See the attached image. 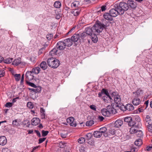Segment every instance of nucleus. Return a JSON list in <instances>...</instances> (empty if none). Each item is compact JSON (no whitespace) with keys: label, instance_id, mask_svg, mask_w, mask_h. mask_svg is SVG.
Wrapping results in <instances>:
<instances>
[{"label":"nucleus","instance_id":"54","mask_svg":"<svg viewBox=\"0 0 152 152\" xmlns=\"http://www.w3.org/2000/svg\"><path fill=\"white\" fill-rule=\"evenodd\" d=\"M87 143L91 145H93L94 144V142L92 140L90 139L87 141Z\"/></svg>","mask_w":152,"mask_h":152},{"label":"nucleus","instance_id":"16","mask_svg":"<svg viewBox=\"0 0 152 152\" xmlns=\"http://www.w3.org/2000/svg\"><path fill=\"white\" fill-rule=\"evenodd\" d=\"M104 18L106 20L112 21L113 18L110 13L107 12L105 13L103 15Z\"/></svg>","mask_w":152,"mask_h":152},{"label":"nucleus","instance_id":"48","mask_svg":"<svg viewBox=\"0 0 152 152\" xmlns=\"http://www.w3.org/2000/svg\"><path fill=\"white\" fill-rule=\"evenodd\" d=\"M128 125L130 126L133 127V126H134L135 125H137L136 124V123L135 122H133L132 120V121H130L128 123Z\"/></svg>","mask_w":152,"mask_h":152},{"label":"nucleus","instance_id":"60","mask_svg":"<svg viewBox=\"0 0 152 152\" xmlns=\"http://www.w3.org/2000/svg\"><path fill=\"white\" fill-rule=\"evenodd\" d=\"M150 117L149 115H147L146 116V117L145 119V120L146 121V122L147 123H148V122L150 120Z\"/></svg>","mask_w":152,"mask_h":152},{"label":"nucleus","instance_id":"4","mask_svg":"<svg viewBox=\"0 0 152 152\" xmlns=\"http://www.w3.org/2000/svg\"><path fill=\"white\" fill-rule=\"evenodd\" d=\"M105 25L99 21H97L93 26V29L94 32L99 33L101 32L105 27Z\"/></svg>","mask_w":152,"mask_h":152},{"label":"nucleus","instance_id":"53","mask_svg":"<svg viewBox=\"0 0 152 152\" xmlns=\"http://www.w3.org/2000/svg\"><path fill=\"white\" fill-rule=\"evenodd\" d=\"M22 123L24 125L27 124V125L28 126L30 125V123L29 121L27 120H24L23 121Z\"/></svg>","mask_w":152,"mask_h":152},{"label":"nucleus","instance_id":"24","mask_svg":"<svg viewBox=\"0 0 152 152\" xmlns=\"http://www.w3.org/2000/svg\"><path fill=\"white\" fill-rule=\"evenodd\" d=\"M80 35V39L84 40L86 37V31L85 30L80 32L78 33Z\"/></svg>","mask_w":152,"mask_h":152},{"label":"nucleus","instance_id":"14","mask_svg":"<svg viewBox=\"0 0 152 152\" xmlns=\"http://www.w3.org/2000/svg\"><path fill=\"white\" fill-rule=\"evenodd\" d=\"M94 32V29H93V27H92L91 28L87 27L86 28V34L88 35V37L92 35L93 32Z\"/></svg>","mask_w":152,"mask_h":152},{"label":"nucleus","instance_id":"3","mask_svg":"<svg viewBox=\"0 0 152 152\" xmlns=\"http://www.w3.org/2000/svg\"><path fill=\"white\" fill-rule=\"evenodd\" d=\"M118 11H119L120 15L123 14L125 11H127L129 9L127 3L124 2H120L118 5H116Z\"/></svg>","mask_w":152,"mask_h":152},{"label":"nucleus","instance_id":"33","mask_svg":"<svg viewBox=\"0 0 152 152\" xmlns=\"http://www.w3.org/2000/svg\"><path fill=\"white\" fill-rule=\"evenodd\" d=\"M28 89L36 93L39 92L41 91V88L40 87H38L37 89L28 88Z\"/></svg>","mask_w":152,"mask_h":152},{"label":"nucleus","instance_id":"56","mask_svg":"<svg viewBox=\"0 0 152 152\" xmlns=\"http://www.w3.org/2000/svg\"><path fill=\"white\" fill-rule=\"evenodd\" d=\"M28 85L31 86V87H33L35 88H36L37 86L34 83L30 82L28 83Z\"/></svg>","mask_w":152,"mask_h":152},{"label":"nucleus","instance_id":"5","mask_svg":"<svg viewBox=\"0 0 152 152\" xmlns=\"http://www.w3.org/2000/svg\"><path fill=\"white\" fill-rule=\"evenodd\" d=\"M116 6V5L115 6V9H112L110 11V13L112 17H115L118 14L120 15L119 11H118L117 7Z\"/></svg>","mask_w":152,"mask_h":152},{"label":"nucleus","instance_id":"45","mask_svg":"<svg viewBox=\"0 0 152 152\" xmlns=\"http://www.w3.org/2000/svg\"><path fill=\"white\" fill-rule=\"evenodd\" d=\"M15 80L16 81H18L19 80L20 77V74H15L14 75Z\"/></svg>","mask_w":152,"mask_h":152},{"label":"nucleus","instance_id":"19","mask_svg":"<svg viewBox=\"0 0 152 152\" xmlns=\"http://www.w3.org/2000/svg\"><path fill=\"white\" fill-rule=\"evenodd\" d=\"M138 128V125H135L134 126H133L130 128L129 132L130 134H132L136 133L137 132Z\"/></svg>","mask_w":152,"mask_h":152},{"label":"nucleus","instance_id":"27","mask_svg":"<svg viewBox=\"0 0 152 152\" xmlns=\"http://www.w3.org/2000/svg\"><path fill=\"white\" fill-rule=\"evenodd\" d=\"M93 135L95 137L99 138L102 135L100 132L99 131H95L93 133Z\"/></svg>","mask_w":152,"mask_h":152},{"label":"nucleus","instance_id":"8","mask_svg":"<svg viewBox=\"0 0 152 152\" xmlns=\"http://www.w3.org/2000/svg\"><path fill=\"white\" fill-rule=\"evenodd\" d=\"M67 123L72 126L75 127L76 126V124L74 121V118L73 117H71L68 118L67 119Z\"/></svg>","mask_w":152,"mask_h":152},{"label":"nucleus","instance_id":"31","mask_svg":"<svg viewBox=\"0 0 152 152\" xmlns=\"http://www.w3.org/2000/svg\"><path fill=\"white\" fill-rule=\"evenodd\" d=\"M133 104H139L141 102L140 99L138 98H135L132 101Z\"/></svg>","mask_w":152,"mask_h":152},{"label":"nucleus","instance_id":"13","mask_svg":"<svg viewBox=\"0 0 152 152\" xmlns=\"http://www.w3.org/2000/svg\"><path fill=\"white\" fill-rule=\"evenodd\" d=\"M40 120L38 118H34L31 120V124L34 126H36L40 123Z\"/></svg>","mask_w":152,"mask_h":152},{"label":"nucleus","instance_id":"50","mask_svg":"<svg viewBox=\"0 0 152 152\" xmlns=\"http://www.w3.org/2000/svg\"><path fill=\"white\" fill-rule=\"evenodd\" d=\"M53 35L52 34H48L46 36V38L49 40H50L53 37Z\"/></svg>","mask_w":152,"mask_h":152},{"label":"nucleus","instance_id":"1","mask_svg":"<svg viewBox=\"0 0 152 152\" xmlns=\"http://www.w3.org/2000/svg\"><path fill=\"white\" fill-rule=\"evenodd\" d=\"M117 113V110L114 108V105H108L107 109L103 108L101 110V113L105 116H109L111 114H115Z\"/></svg>","mask_w":152,"mask_h":152},{"label":"nucleus","instance_id":"9","mask_svg":"<svg viewBox=\"0 0 152 152\" xmlns=\"http://www.w3.org/2000/svg\"><path fill=\"white\" fill-rule=\"evenodd\" d=\"M87 39L88 41V42L90 43L91 40H89V39H91L92 41L95 43L97 42L98 41V38L96 35L95 34L92 35L91 36H89V37H87Z\"/></svg>","mask_w":152,"mask_h":152},{"label":"nucleus","instance_id":"2","mask_svg":"<svg viewBox=\"0 0 152 152\" xmlns=\"http://www.w3.org/2000/svg\"><path fill=\"white\" fill-rule=\"evenodd\" d=\"M47 62L49 66L53 68H57L60 64L59 61L53 57L49 58Z\"/></svg>","mask_w":152,"mask_h":152},{"label":"nucleus","instance_id":"63","mask_svg":"<svg viewBox=\"0 0 152 152\" xmlns=\"http://www.w3.org/2000/svg\"><path fill=\"white\" fill-rule=\"evenodd\" d=\"M90 107L94 110L95 111L96 110V107L95 105H90Z\"/></svg>","mask_w":152,"mask_h":152},{"label":"nucleus","instance_id":"25","mask_svg":"<svg viewBox=\"0 0 152 152\" xmlns=\"http://www.w3.org/2000/svg\"><path fill=\"white\" fill-rule=\"evenodd\" d=\"M21 58H18L15 59L12 62V64L15 66H17L21 63Z\"/></svg>","mask_w":152,"mask_h":152},{"label":"nucleus","instance_id":"10","mask_svg":"<svg viewBox=\"0 0 152 152\" xmlns=\"http://www.w3.org/2000/svg\"><path fill=\"white\" fill-rule=\"evenodd\" d=\"M33 73L31 71H28L26 74V79L29 80H31L34 79Z\"/></svg>","mask_w":152,"mask_h":152},{"label":"nucleus","instance_id":"58","mask_svg":"<svg viewBox=\"0 0 152 152\" xmlns=\"http://www.w3.org/2000/svg\"><path fill=\"white\" fill-rule=\"evenodd\" d=\"M24 75L23 74L21 77V78L20 81V85H23V82L24 81Z\"/></svg>","mask_w":152,"mask_h":152},{"label":"nucleus","instance_id":"47","mask_svg":"<svg viewBox=\"0 0 152 152\" xmlns=\"http://www.w3.org/2000/svg\"><path fill=\"white\" fill-rule=\"evenodd\" d=\"M92 137V134L91 133H88L86 135V139H87L88 140L91 139Z\"/></svg>","mask_w":152,"mask_h":152},{"label":"nucleus","instance_id":"64","mask_svg":"<svg viewBox=\"0 0 152 152\" xmlns=\"http://www.w3.org/2000/svg\"><path fill=\"white\" fill-rule=\"evenodd\" d=\"M19 99V96L16 97L15 98H14L12 99V103H13L17 101V100H18Z\"/></svg>","mask_w":152,"mask_h":152},{"label":"nucleus","instance_id":"22","mask_svg":"<svg viewBox=\"0 0 152 152\" xmlns=\"http://www.w3.org/2000/svg\"><path fill=\"white\" fill-rule=\"evenodd\" d=\"M133 93L136 96L141 97L142 95L143 91L142 90L139 89L135 92H133Z\"/></svg>","mask_w":152,"mask_h":152},{"label":"nucleus","instance_id":"46","mask_svg":"<svg viewBox=\"0 0 152 152\" xmlns=\"http://www.w3.org/2000/svg\"><path fill=\"white\" fill-rule=\"evenodd\" d=\"M57 50L56 48H53L51 51L50 52V54L51 55H53L54 54H56L57 52Z\"/></svg>","mask_w":152,"mask_h":152},{"label":"nucleus","instance_id":"20","mask_svg":"<svg viewBox=\"0 0 152 152\" xmlns=\"http://www.w3.org/2000/svg\"><path fill=\"white\" fill-rule=\"evenodd\" d=\"M123 121L120 120L116 121L114 124V127L116 128L120 127L123 124Z\"/></svg>","mask_w":152,"mask_h":152},{"label":"nucleus","instance_id":"38","mask_svg":"<svg viewBox=\"0 0 152 152\" xmlns=\"http://www.w3.org/2000/svg\"><path fill=\"white\" fill-rule=\"evenodd\" d=\"M136 133L138 137H141L143 136V134L141 130H138L137 132Z\"/></svg>","mask_w":152,"mask_h":152},{"label":"nucleus","instance_id":"35","mask_svg":"<svg viewBox=\"0 0 152 152\" xmlns=\"http://www.w3.org/2000/svg\"><path fill=\"white\" fill-rule=\"evenodd\" d=\"M94 123L93 120H88L86 122V126H90L92 125Z\"/></svg>","mask_w":152,"mask_h":152},{"label":"nucleus","instance_id":"17","mask_svg":"<svg viewBox=\"0 0 152 152\" xmlns=\"http://www.w3.org/2000/svg\"><path fill=\"white\" fill-rule=\"evenodd\" d=\"M107 129L106 127H103L101 128L99 130V131L100 132L102 135H103L105 137H107L108 136L107 134L106 133Z\"/></svg>","mask_w":152,"mask_h":152},{"label":"nucleus","instance_id":"59","mask_svg":"<svg viewBox=\"0 0 152 152\" xmlns=\"http://www.w3.org/2000/svg\"><path fill=\"white\" fill-rule=\"evenodd\" d=\"M46 138H40L39 140V142L38 143L39 144L41 143H42V142H43L45 140Z\"/></svg>","mask_w":152,"mask_h":152},{"label":"nucleus","instance_id":"51","mask_svg":"<svg viewBox=\"0 0 152 152\" xmlns=\"http://www.w3.org/2000/svg\"><path fill=\"white\" fill-rule=\"evenodd\" d=\"M5 74V71L3 69H0V77H2Z\"/></svg>","mask_w":152,"mask_h":152},{"label":"nucleus","instance_id":"7","mask_svg":"<svg viewBox=\"0 0 152 152\" xmlns=\"http://www.w3.org/2000/svg\"><path fill=\"white\" fill-rule=\"evenodd\" d=\"M56 46L57 48L60 50L64 49L66 47L63 41L58 42Z\"/></svg>","mask_w":152,"mask_h":152},{"label":"nucleus","instance_id":"62","mask_svg":"<svg viewBox=\"0 0 152 152\" xmlns=\"http://www.w3.org/2000/svg\"><path fill=\"white\" fill-rule=\"evenodd\" d=\"M2 152H10V151L7 148H4L2 149Z\"/></svg>","mask_w":152,"mask_h":152},{"label":"nucleus","instance_id":"18","mask_svg":"<svg viewBox=\"0 0 152 152\" xmlns=\"http://www.w3.org/2000/svg\"><path fill=\"white\" fill-rule=\"evenodd\" d=\"M7 142L6 137L4 136L0 137V145H5Z\"/></svg>","mask_w":152,"mask_h":152},{"label":"nucleus","instance_id":"61","mask_svg":"<svg viewBox=\"0 0 152 152\" xmlns=\"http://www.w3.org/2000/svg\"><path fill=\"white\" fill-rule=\"evenodd\" d=\"M86 21L85 20V18H83L80 21V24H83L85 23Z\"/></svg>","mask_w":152,"mask_h":152},{"label":"nucleus","instance_id":"6","mask_svg":"<svg viewBox=\"0 0 152 152\" xmlns=\"http://www.w3.org/2000/svg\"><path fill=\"white\" fill-rule=\"evenodd\" d=\"M127 3L128 5L129 8H131L133 9H135L137 7V3L132 0H128Z\"/></svg>","mask_w":152,"mask_h":152},{"label":"nucleus","instance_id":"42","mask_svg":"<svg viewBox=\"0 0 152 152\" xmlns=\"http://www.w3.org/2000/svg\"><path fill=\"white\" fill-rule=\"evenodd\" d=\"M101 91L102 94H105L106 96L109 95L108 92L107 90L104 88H103L102 89Z\"/></svg>","mask_w":152,"mask_h":152},{"label":"nucleus","instance_id":"49","mask_svg":"<svg viewBox=\"0 0 152 152\" xmlns=\"http://www.w3.org/2000/svg\"><path fill=\"white\" fill-rule=\"evenodd\" d=\"M109 131L110 133L112 135H114L115 134L117 130L114 128L111 129Z\"/></svg>","mask_w":152,"mask_h":152},{"label":"nucleus","instance_id":"37","mask_svg":"<svg viewBox=\"0 0 152 152\" xmlns=\"http://www.w3.org/2000/svg\"><path fill=\"white\" fill-rule=\"evenodd\" d=\"M12 60L13 58H8L4 59V61L5 63L9 64L12 62Z\"/></svg>","mask_w":152,"mask_h":152},{"label":"nucleus","instance_id":"28","mask_svg":"<svg viewBox=\"0 0 152 152\" xmlns=\"http://www.w3.org/2000/svg\"><path fill=\"white\" fill-rule=\"evenodd\" d=\"M80 10L79 9L73 10L71 11V13L73 14L74 16H77L80 13Z\"/></svg>","mask_w":152,"mask_h":152},{"label":"nucleus","instance_id":"34","mask_svg":"<svg viewBox=\"0 0 152 152\" xmlns=\"http://www.w3.org/2000/svg\"><path fill=\"white\" fill-rule=\"evenodd\" d=\"M45 110L43 108L41 107L40 109V115L42 119L45 118Z\"/></svg>","mask_w":152,"mask_h":152},{"label":"nucleus","instance_id":"36","mask_svg":"<svg viewBox=\"0 0 152 152\" xmlns=\"http://www.w3.org/2000/svg\"><path fill=\"white\" fill-rule=\"evenodd\" d=\"M79 2L78 1H75L72 4V7L73 8L77 7L79 5Z\"/></svg>","mask_w":152,"mask_h":152},{"label":"nucleus","instance_id":"26","mask_svg":"<svg viewBox=\"0 0 152 152\" xmlns=\"http://www.w3.org/2000/svg\"><path fill=\"white\" fill-rule=\"evenodd\" d=\"M40 71V69L39 67H37L33 68L31 71V72L36 74H37L39 73Z\"/></svg>","mask_w":152,"mask_h":152},{"label":"nucleus","instance_id":"55","mask_svg":"<svg viewBox=\"0 0 152 152\" xmlns=\"http://www.w3.org/2000/svg\"><path fill=\"white\" fill-rule=\"evenodd\" d=\"M45 50V47H44L40 49L39 50V54H41Z\"/></svg>","mask_w":152,"mask_h":152},{"label":"nucleus","instance_id":"32","mask_svg":"<svg viewBox=\"0 0 152 152\" xmlns=\"http://www.w3.org/2000/svg\"><path fill=\"white\" fill-rule=\"evenodd\" d=\"M40 67L43 70H45L47 67L46 63L45 61H42L40 64Z\"/></svg>","mask_w":152,"mask_h":152},{"label":"nucleus","instance_id":"11","mask_svg":"<svg viewBox=\"0 0 152 152\" xmlns=\"http://www.w3.org/2000/svg\"><path fill=\"white\" fill-rule=\"evenodd\" d=\"M70 39L72 42H77L79 39H80V35L78 33L74 34Z\"/></svg>","mask_w":152,"mask_h":152},{"label":"nucleus","instance_id":"30","mask_svg":"<svg viewBox=\"0 0 152 152\" xmlns=\"http://www.w3.org/2000/svg\"><path fill=\"white\" fill-rule=\"evenodd\" d=\"M134 143L137 146H140L142 143V140L140 139H137L135 141Z\"/></svg>","mask_w":152,"mask_h":152},{"label":"nucleus","instance_id":"29","mask_svg":"<svg viewBox=\"0 0 152 152\" xmlns=\"http://www.w3.org/2000/svg\"><path fill=\"white\" fill-rule=\"evenodd\" d=\"M102 99L104 101L107 103L108 102V101L109 100L112 99L111 98L110 96L109 95L103 96Z\"/></svg>","mask_w":152,"mask_h":152},{"label":"nucleus","instance_id":"40","mask_svg":"<svg viewBox=\"0 0 152 152\" xmlns=\"http://www.w3.org/2000/svg\"><path fill=\"white\" fill-rule=\"evenodd\" d=\"M54 6L55 8H59L61 6V3L59 1H56L54 4Z\"/></svg>","mask_w":152,"mask_h":152},{"label":"nucleus","instance_id":"43","mask_svg":"<svg viewBox=\"0 0 152 152\" xmlns=\"http://www.w3.org/2000/svg\"><path fill=\"white\" fill-rule=\"evenodd\" d=\"M126 106L127 110L129 111H132L134 109V107L133 105H126Z\"/></svg>","mask_w":152,"mask_h":152},{"label":"nucleus","instance_id":"23","mask_svg":"<svg viewBox=\"0 0 152 152\" xmlns=\"http://www.w3.org/2000/svg\"><path fill=\"white\" fill-rule=\"evenodd\" d=\"M114 99L115 103L117 104H119L121 102V98L119 95H117L114 97Z\"/></svg>","mask_w":152,"mask_h":152},{"label":"nucleus","instance_id":"44","mask_svg":"<svg viewBox=\"0 0 152 152\" xmlns=\"http://www.w3.org/2000/svg\"><path fill=\"white\" fill-rule=\"evenodd\" d=\"M132 118L131 117H125L124 119V121L125 122H127L128 123L130 121H132Z\"/></svg>","mask_w":152,"mask_h":152},{"label":"nucleus","instance_id":"39","mask_svg":"<svg viewBox=\"0 0 152 152\" xmlns=\"http://www.w3.org/2000/svg\"><path fill=\"white\" fill-rule=\"evenodd\" d=\"M146 125L148 129V131L151 132H152V124H150L149 122H148L147 124H146Z\"/></svg>","mask_w":152,"mask_h":152},{"label":"nucleus","instance_id":"41","mask_svg":"<svg viewBox=\"0 0 152 152\" xmlns=\"http://www.w3.org/2000/svg\"><path fill=\"white\" fill-rule=\"evenodd\" d=\"M78 141L80 144H82L85 142V139L84 137H81L78 140Z\"/></svg>","mask_w":152,"mask_h":152},{"label":"nucleus","instance_id":"52","mask_svg":"<svg viewBox=\"0 0 152 152\" xmlns=\"http://www.w3.org/2000/svg\"><path fill=\"white\" fill-rule=\"evenodd\" d=\"M48 132H49L48 131L42 130V135L43 137L45 136L48 134Z\"/></svg>","mask_w":152,"mask_h":152},{"label":"nucleus","instance_id":"12","mask_svg":"<svg viewBox=\"0 0 152 152\" xmlns=\"http://www.w3.org/2000/svg\"><path fill=\"white\" fill-rule=\"evenodd\" d=\"M63 41L65 43L66 46L70 47L72 45L73 42L70 38L65 39L63 40Z\"/></svg>","mask_w":152,"mask_h":152},{"label":"nucleus","instance_id":"21","mask_svg":"<svg viewBox=\"0 0 152 152\" xmlns=\"http://www.w3.org/2000/svg\"><path fill=\"white\" fill-rule=\"evenodd\" d=\"M114 108L116 110L117 108H119V109L123 111H125L127 110L126 106V105H121L120 106H119V105H114Z\"/></svg>","mask_w":152,"mask_h":152},{"label":"nucleus","instance_id":"57","mask_svg":"<svg viewBox=\"0 0 152 152\" xmlns=\"http://www.w3.org/2000/svg\"><path fill=\"white\" fill-rule=\"evenodd\" d=\"M119 95L118 94V93L116 91L113 92H112L111 94V95L113 96H116L117 95Z\"/></svg>","mask_w":152,"mask_h":152},{"label":"nucleus","instance_id":"15","mask_svg":"<svg viewBox=\"0 0 152 152\" xmlns=\"http://www.w3.org/2000/svg\"><path fill=\"white\" fill-rule=\"evenodd\" d=\"M21 120L20 119H16L12 122V125L14 127H17L20 126Z\"/></svg>","mask_w":152,"mask_h":152}]
</instances>
